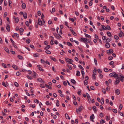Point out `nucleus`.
<instances>
[{
  "instance_id": "1",
  "label": "nucleus",
  "mask_w": 124,
  "mask_h": 124,
  "mask_svg": "<svg viewBox=\"0 0 124 124\" xmlns=\"http://www.w3.org/2000/svg\"><path fill=\"white\" fill-rule=\"evenodd\" d=\"M102 28L103 30H111V28L108 25H107L106 27L104 25H101Z\"/></svg>"
},
{
  "instance_id": "2",
  "label": "nucleus",
  "mask_w": 124,
  "mask_h": 124,
  "mask_svg": "<svg viewBox=\"0 0 124 124\" xmlns=\"http://www.w3.org/2000/svg\"><path fill=\"white\" fill-rule=\"evenodd\" d=\"M80 41L81 42H83L86 44L88 43L87 39V38L83 37L81 38Z\"/></svg>"
},
{
  "instance_id": "3",
  "label": "nucleus",
  "mask_w": 124,
  "mask_h": 124,
  "mask_svg": "<svg viewBox=\"0 0 124 124\" xmlns=\"http://www.w3.org/2000/svg\"><path fill=\"white\" fill-rule=\"evenodd\" d=\"M119 76L120 77H119V80L121 81L122 82H123L124 80V76L122 75H119Z\"/></svg>"
},
{
  "instance_id": "4",
  "label": "nucleus",
  "mask_w": 124,
  "mask_h": 124,
  "mask_svg": "<svg viewBox=\"0 0 124 124\" xmlns=\"http://www.w3.org/2000/svg\"><path fill=\"white\" fill-rule=\"evenodd\" d=\"M54 35V36L57 39H60V38H59V34H57L56 33H53Z\"/></svg>"
},
{
  "instance_id": "5",
  "label": "nucleus",
  "mask_w": 124,
  "mask_h": 124,
  "mask_svg": "<svg viewBox=\"0 0 124 124\" xmlns=\"http://www.w3.org/2000/svg\"><path fill=\"white\" fill-rule=\"evenodd\" d=\"M95 118L93 114H92L91 116H90V120L93 122H94L93 119Z\"/></svg>"
},
{
  "instance_id": "6",
  "label": "nucleus",
  "mask_w": 124,
  "mask_h": 124,
  "mask_svg": "<svg viewBox=\"0 0 124 124\" xmlns=\"http://www.w3.org/2000/svg\"><path fill=\"white\" fill-rule=\"evenodd\" d=\"M6 29L8 32H9L10 31V26L9 24H7L6 25Z\"/></svg>"
},
{
  "instance_id": "7",
  "label": "nucleus",
  "mask_w": 124,
  "mask_h": 124,
  "mask_svg": "<svg viewBox=\"0 0 124 124\" xmlns=\"http://www.w3.org/2000/svg\"><path fill=\"white\" fill-rule=\"evenodd\" d=\"M83 107V106L82 105H81L80 106H79V108L78 109L77 108L76 109V112L77 113H78V111L79 112H81L82 111V107Z\"/></svg>"
},
{
  "instance_id": "8",
  "label": "nucleus",
  "mask_w": 124,
  "mask_h": 124,
  "mask_svg": "<svg viewBox=\"0 0 124 124\" xmlns=\"http://www.w3.org/2000/svg\"><path fill=\"white\" fill-rule=\"evenodd\" d=\"M37 80L39 82H41L42 83H44V81L41 78H38Z\"/></svg>"
},
{
  "instance_id": "9",
  "label": "nucleus",
  "mask_w": 124,
  "mask_h": 124,
  "mask_svg": "<svg viewBox=\"0 0 124 124\" xmlns=\"http://www.w3.org/2000/svg\"><path fill=\"white\" fill-rule=\"evenodd\" d=\"M119 78H116V79L115 81L114 84L115 85H117L120 82V81L119 79Z\"/></svg>"
},
{
  "instance_id": "10",
  "label": "nucleus",
  "mask_w": 124,
  "mask_h": 124,
  "mask_svg": "<svg viewBox=\"0 0 124 124\" xmlns=\"http://www.w3.org/2000/svg\"><path fill=\"white\" fill-rule=\"evenodd\" d=\"M113 51L112 49H110L109 50H107V53L108 54H111L113 52Z\"/></svg>"
},
{
  "instance_id": "11",
  "label": "nucleus",
  "mask_w": 124,
  "mask_h": 124,
  "mask_svg": "<svg viewBox=\"0 0 124 124\" xmlns=\"http://www.w3.org/2000/svg\"><path fill=\"white\" fill-rule=\"evenodd\" d=\"M37 66L40 70L42 71H44V70L41 68L40 65H37Z\"/></svg>"
},
{
  "instance_id": "12",
  "label": "nucleus",
  "mask_w": 124,
  "mask_h": 124,
  "mask_svg": "<svg viewBox=\"0 0 124 124\" xmlns=\"http://www.w3.org/2000/svg\"><path fill=\"white\" fill-rule=\"evenodd\" d=\"M113 74H114V77L116 78H119V76L115 72H113Z\"/></svg>"
},
{
  "instance_id": "13",
  "label": "nucleus",
  "mask_w": 124,
  "mask_h": 124,
  "mask_svg": "<svg viewBox=\"0 0 124 124\" xmlns=\"http://www.w3.org/2000/svg\"><path fill=\"white\" fill-rule=\"evenodd\" d=\"M107 35L109 37H112V34L109 31H107Z\"/></svg>"
},
{
  "instance_id": "14",
  "label": "nucleus",
  "mask_w": 124,
  "mask_h": 124,
  "mask_svg": "<svg viewBox=\"0 0 124 124\" xmlns=\"http://www.w3.org/2000/svg\"><path fill=\"white\" fill-rule=\"evenodd\" d=\"M15 36H16L17 37H18L19 36V35L16 33H14V34L12 35V37H14Z\"/></svg>"
},
{
  "instance_id": "15",
  "label": "nucleus",
  "mask_w": 124,
  "mask_h": 124,
  "mask_svg": "<svg viewBox=\"0 0 124 124\" xmlns=\"http://www.w3.org/2000/svg\"><path fill=\"white\" fill-rule=\"evenodd\" d=\"M86 94L87 97L88 98V101H89V100H91V99L90 98V95L89 94L87 93H86Z\"/></svg>"
},
{
  "instance_id": "16",
  "label": "nucleus",
  "mask_w": 124,
  "mask_h": 124,
  "mask_svg": "<svg viewBox=\"0 0 124 124\" xmlns=\"http://www.w3.org/2000/svg\"><path fill=\"white\" fill-rule=\"evenodd\" d=\"M12 67L15 69L16 70L18 69V68L17 66L16 65H12Z\"/></svg>"
},
{
  "instance_id": "17",
  "label": "nucleus",
  "mask_w": 124,
  "mask_h": 124,
  "mask_svg": "<svg viewBox=\"0 0 124 124\" xmlns=\"http://www.w3.org/2000/svg\"><path fill=\"white\" fill-rule=\"evenodd\" d=\"M112 40L111 38H108L106 39V42L108 43L110 41Z\"/></svg>"
},
{
  "instance_id": "18",
  "label": "nucleus",
  "mask_w": 124,
  "mask_h": 124,
  "mask_svg": "<svg viewBox=\"0 0 124 124\" xmlns=\"http://www.w3.org/2000/svg\"><path fill=\"white\" fill-rule=\"evenodd\" d=\"M115 93L119 95L120 93V91L118 89H117L115 91Z\"/></svg>"
},
{
  "instance_id": "19",
  "label": "nucleus",
  "mask_w": 124,
  "mask_h": 124,
  "mask_svg": "<svg viewBox=\"0 0 124 124\" xmlns=\"http://www.w3.org/2000/svg\"><path fill=\"white\" fill-rule=\"evenodd\" d=\"M23 17L25 19H26L27 17V14L26 12H24L23 14Z\"/></svg>"
},
{
  "instance_id": "20",
  "label": "nucleus",
  "mask_w": 124,
  "mask_h": 124,
  "mask_svg": "<svg viewBox=\"0 0 124 124\" xmlns=\"http://www.w3.org/2000/svg\"><path fill=\"white\" fill-rule=\"evenodd\" d=\"M17 57L18 58L21 60H24L23 57L22 56L18 55L17 56Z\"/></svg>"
},
{
  "instance_id": "21",
  "label": "nucleus",
  "mask_w": 124,
  "mask_h": 124,
  "mask_svg": "<svg viewBox=\"0 0 124 124\" xmlns=\"http://www.w3.org/2000/svg\"><path fill=\"white\" fill-rule=\"evenodd\" d=\"M50 47V46L49 45H48L46 46L44 49L45 50H47Z\"/></svg>"
},
{
  "instance_id": "22",
  "label": "nucleus",
  "mask_w": 124,
  "mask_h": 124,
  "mask_svg": "<svg viewBox=\"0 0 124 124\" xmlns=\"http://www.w3.org/2000/svg\"><path fill=\"white\" fill-rule=\"evenodd\" d=\"M45 86L47 88H48L50 89H52V87L50 86H49V85H47L46 84H45Z\"/></svg>"
},
{
  "instance_id": "23",
  "label": "nucleus",
  "mask_w": 124,
  "mask_h": 124,
  "mask_svg": "<svg viewBox=\"0 0 124 124\" xmlns=\"http://www.w3.org/2000/svg\"><path fill=\"white\" fill-rule=\"evenodd\" d=\"M84 34H85V37H86L88 38H90V39L91 38V37L90 35H89L88 34H86L85 33Z\"/></svg>"
},
{
  "instance_id": "24",
  "label": "nucleus",
  "mask_w": 124,
  "mask_h": 124,
  "mask_svg": "<svg viewBox=\"0 0 124 124\" xmlns=\"http://www.w3.org/2000/svg\"><path fill=\"white\" fill-rule=\"evenodd\" d=\"M22 7L23 8L25 9L26 7L25 4L24 3H23L22 4Z\"/></svg>"
},
{
  "instance_id": "25",
  "label": "nucleus",
  "mask_w": 124,
  "mask_h": 124,
  "mask_svg": "<svg viewBox=\"0 0 124 124\" xmlns=\"http://www.w3.org/2000/svg\"><path fill=\"white\" fill-rule=\"evenodd\" d=\"M65 117L67 119H70V117H69V116H68V114L67 113H66L65 114Z\"/></svg>"
},
{
  "instance_id": "26",
  "label": "nucleus",
  "mask_w": 124,
  "mask_h": 124,
  "mask_svg": "<svg viewBox=\"0 0 124 124\" xmlns=\"http://www.w3.org/2000/svg\"><path fill=\"white\" fill-rule=\"evenodd\" d=\"M71 82L74 84H75L76 83V82L74 79H72L71 80Z\"/></svg>"
},
{
  "instance_id": "27",
  "label": "nucleus",
  "mask_w": 124,
  "mask_h": 124,
  "mask_svg": "<svg viewBox=\"0 0 124 124\" xmlns=\"http://www.w3.org/2000/svg\"><path fill=\"white\" fill-rule=\"evenodd\" d=\"M93 109L94 110V111H97V109H96V107L95 106H93L92 107Z\"/></svg>"
},
{
  "instance_id": "28",
  "label": "nucleus",
  "mask_w": 124,
  "mask_h": 124,
  "mask_svg": "<svg viewBox=\"0 0 124 124\" xmlns=\"http://www.w3.org/2000/svg\"><path fill=\"white\" fill-rule=\"evenodd\" d=\"M105 46L107 48H109L110 47L109 44L108 43H106L105 44Z\"/></svg>"
},
{
  "instance_id": "29",
  "label": "nucleus",
  "mask_w": 124,
  "mask_h": 124,
  "mask_svg": "<svg viewBox=\"0 0 124 124\" xmlns=\"http://www.w3.org/2000/svg\"><path fill=\"white\" fill-rule=\"evenodd\" d=\"M50 58L51 60L54 62H55L56 61L55 58H54L52 56H50Z\"/></svg>"
},
{
  "instance_id": "30",
  "label": "nucleus",
  "mask_w": 124,
  "mask_h": 124,
  "mask_svg": "<svg viewBox=\"0 0 124 124\" xmlns=\"http://www.w3.org/2000/svg\"><path fill=\"white\" fill-rule=\"evenodd\" d=\"M81 73L82 75V78H84L85 75L84 72L83 70H82L81 71Z\"/></svg>"
},
{
  "instance_id": "31",
  "label": "nucleus",
  "mask_w": 124,
  "mask_h": 124,
  "mask_svg": "<svg viewBox=\"0 0 124 124\" xmlns=\"http://www.w3.org/2000/svg\"><path fill=\"white\" fill-rule=\"evenodd\" d=\"M4 49L8 53H9V51L8 49L6 47H5L4 48Z\"/></svg>"
},
{
  "instance_id": "32",
  "label": "nucleus",
  "mask_w": 124,
  "mask_h": 124,
  "mask_svg": "<svg viewBox=\"0 0 124 124\" xmlns=\"http://www.w3.org/2000/svg\"><path fill=\"white\" fill-rule=\"evenodd\" d=\"M76 72L77 73L76 74V75L77 76H79L80 75V71L78 70H77Z\"/></svg>"
},
{
  "instance_id": "33",
  "label": "nucleus",
  "mask_w": 124,
  "mask_h": 124,
  "mask_svg": "<svg viewBox=\"0 0 124 124\" xmlns=\"http://www.w3.org/2000/svg\"><path fill=\"white\" fill-rule=\"evenodd\" d=\"M67 44L70 46H72V44L69 42H67Z\"/></svg>"
},
{
  "instance_id": "34",
  "label": "nucleus",
  "mask_w": 124,
  "mask_h": 124,
  "mask_svg": "<svg viewBox=\"0 0 124 124\" xmlns=\"http://www.w3.org/2000/svg\"><path fill=\"white\" fill-rule=\"evenodd\" d=\"M39 55L38 54H33V56L35 57H38L39 56Z\"/></svg>"
},
{
  "instance_id": "35",
  "label": "nucleus",
  "mask_w": 124,
  "mask_h": 124,
  "mask_svg": "<svg viewBox=\"0 0 124 124\" xmlns=\"http://www.w3.org/2000/svg\"><path fill=\"white\" fill-rule=\"evenodd\" d=\"M26 43L28 44H29L30 42V39L28 38L26 40Z\"/></svg>"
},
{
  "instance_id": "36",
  "label": "nucleus",
  "mask_w": 124,
  "mask_h": 124,
  "mask_svg": "<svg viewBox=\"0 0 124 124\" xmlns=\"http://www.w3.org/2000/svg\"><path fill=\"white\" fill-rule=\"evenodd\" d=\"M56 101V106L58 107L59 106V101L58 100H57Z\"/></svg>"
},
{
  "instance_id": "37",
  "label": "nucleus",
  "mask_w": 124,
  "mask_h": 124,
  "mask_svg": "<svg viewBox=\"0 0 124 124\" xmlns=\"http://www.w3.org/2000/svg\"><path fill=\"white\" fill-rule=\"evenodd\" d=\"M101 104H103L104 103V99L103 98H102L101 99Z\"/></svg>"
},
{
  "instance_id": "38",
  "label": "nucleus",
  "mask_w": 124,
  "mask_h": 124,
  "mask_svg": "<svg viewBox=\"0 0 124 124\" xmlns=\"http://www.w3.org/2000/svg\"><path fill=\"white\" fill-rule=\"evenodd\" d=\"M46 53L48 54H51V52L50 51L48 50H46L45 51Z\"/></svg>"
},
{
  "instance_id": "39",
  "label": "nucleus",
  "mask_w": 124,
  "mask_h": 124,
  "mask_svg": "<svg viewBox=\"0 0 124 124\" xmlns=\"http://www.w3.org/2000/svg\"><path fill=\"white\" fill-rule=\"evenodd\" d=\"M94 61L95 65H97V61L96 58H94Z\"/></svg>"
},
{
  "instance_id": "40",
  "label": "nucleus",
  "mask_w": 124,
  "mask_h": 124,
  "mask_svg": "<svg viewBox=\"0 0 124 124\" xmlns=\"http://www.w3.org/2000/svg\"><path fill=\"white\" fill-rule=\"evenodd\" d=\"M102 92L105 94H106V90L104 88H102Z\"/></svg>"
},
{
  "instance_id": "41",
  "label": "nucleus",
  "mask_w": 124,
  "mask_h": 124,
  "mask_svg": "<svg viewBox=\"0 0 124 124\" xmlns=\"http://www.w3.org/2000/svg\"><path fill=\"white\" fill-rule=\"evenodd\" d=\"M108 59L109 60H111L113 58V57L112 56H109L108 57Z\"/></svg>"
},
{
  "instance_id": "42",
  "label": "nucleus",
  "mask_w": 124,
  "mask_h": 124,
  "mask_svg": "<svg viewBox=\"0 0 124 124\" xmlns=\"http://www.w3.org/2000/svg\"><path fill=\"white\" fill-rule=\"evenodd\" d=\"M70 59L68 58H65V60L67 62H70Z\"/></svg>"
},
{
  "instance_id": "43",
  "label": "nucleus",
  "mask_w": 124,
  "mask_h": 124,
  "mask_svg": "<svg viewBox=\"0 0 124 124\" xmlns=\"http://www.w3.org/2000/svg\"><path fill=\"white\" fill-rule=\"evenodd\" d=\"M114 38L116 40H118L119 39V38L118 36L116 35H115L114 36Z\"/></svg>"
},
{
  "instance_id": "44",
  "label": "nucleus",
  "mask_w": 124,
  "mask_h": 124,
  "mask_svg": "<svg viewBox=\"0 0 124 124\" xmlns=\"http://www.w3.org/2000/svg\"><path fill=\"white\" fill-rule=\"evenodd\" d=\"M70 62H69V63L71 64H72V62H73V60L72 59H70Z\"/></svg>"
},
{
  "instance_id": "45",
  "label": "nucleus",
  "mask_w": 124,
  "mask_h": 124,
  "mask_svg": "<svg viewBox=\"0 0 124 124\" xmlns=\"http://www.w3.org/2000/svg\"><path fill=\"white\" fill-rule=\"evenodd\" d=\"M78 67L81 69L82 70H84V68L82 67V66L80 65H79L78 66Z\"/></svg>"
},
{
  "instance_id": "46",
  "label": "nucleus",
  "mask_w": 124,
  "mask_h": 124,
  "mask_svg": "<svg viewBox=\"0 0 124 124\" xmlns=\"http://www.w3.org/2000/svg\"><path fill=\"white\" fill-rule=\"evenodd\" d=\"M10 52H11L13 54H15V52L14 51H13V50L12 49H10Z\"/></svg>"
},
{
  "instance_id": "47",
  "label": "nucleus",
  "mask_w": 124,
  "mask_h": 124,
  "mask_svg": "<svg viewBox=\"0 0 124 124\" xmlns=\"http://www.w3.org/2000/svg\"><path fill=\"white\" fill-rule=\"evenodd\" d=\"M15 85L17 87H18L19 86L18 84L16 82H15L14 83Z\"/></svg>"
},
{
  "instance_id": "48",
  "label": "nucleus",
  "mask_w": 124,
  "mask_h": 124,
  "mask_svg": "<svg viewBox=\"0 0 124 124\" xmlns=\"http://www.w3.org/2000/svg\"><path fill=\"white\" fill-rule=\"evenodd\" d=\"M25 24L28 27L29 26V23L27 21L26 22Z\"/></svg>"
},
{
  "instance_id": "49",
  "label": "nucleus",
  "mask_w": 124,
  "mask_h": 124,
  "mask_svg": "<svg viewBox=\"0 0 124 124\" xmlns=\"http://www.w3.org/2000/svg\"><path fill=\"white\" fill-rule=\"evenodd\" d=\"M19 31L20 32H23L24 31L23 29L22 28H21L19 29Z\"/></svg>"
},
{
  "instance_id": "50",
  "label": "nucleus",
  "mask_w": 124,
  "mask_h": 124,
  "mask_svg": "<svg viewBox=\"0 0 124 124\" xmlns=\"http://www.w3.org/2000/svg\"><path fill=\"white\" fill-rule=\"evenodd\" d=\"M38 23L40 25H42L43 24L42 22L41 21L40 22H38Z\"/></svg>"
},
{
  "instance_id": "51",
  "label": "nucleus",
  "mask_w": 124,
  "mask_h": 124,
  "mask_svg": "<svg viewBox=\"0 0 124 124\" xmlns=\"http://www.w3.org/2000/svg\"><path fill=\"white\" fill-rule=\"evenodd\" d=\"M113 112L114 113H117V110L115 109H113L112 110Z\"/></svg>"
},
{
  "instance_id": "52",
  "label": "nucleus",
  "mask_w": 124,
  "mask_h": 124,
  "mask_svg": "<svg viewBox=\"0 0 124 124\" xmlns=\"http://www.w3.org/2000/svg\"><path fill=\"white\" fill-rule=\"evenodd\" d=\"M97 71L99 73H101L102 72L101 70L100 69H98Z\"/></svg>"
},
{
  "instance_id": "53",
  "label": "nucleus",
  "mask_w": 124,
  "mask_h": 124,
  "mask_svg": "<svg viewBox=\"0 0 124 124\" xmlns=\"http://www.w3.org/2000/svg\"><path fill=\"white\" fill-rule=\"evenodd\" d=\"M78 93L79 95H81V91L80 90L78 91Z\"/></svg>"
},
{
  "instance_id": "54",
  "label": "nucleus",
  "mask_w": 124,
  "mask_h": 124,
  "mask_svg": "<svg viewBox=\"0 0 124 124\" xmlns=\"http://www.w3.org/2000/svg\"><path fill=\"white\" fill-rule=\"evenodd\" d=\"M15 21H16L15 23H17L18 22V21H19L18 18L17 17H16V18L15 19Z\"/></svg>"
},
{
  "instance_id": "55",
  "label": "nucleus",
  "mask_w": 124,
  "mask_h": 124,
  "mask_svg": "<svg viewBox=\"0 0 124 124\" xmlns=\"http://www.w3.org/2000/svg\"><path fill=\"white\" fill-rule=\"evenodd\" d=\"M84 85H86L88 83L87 81L86 80H85L84 81Z\"/></svg>"
},
{
  "instance_id": "56",
  "label": "nucleus",
  "mask_w": 124,
  "mask_h": 124,
  "mask_svg": "<svg viewBox=\"0 0 124 124\" xmlns=\"http://www.w3.org/2000/svg\"><path fill=\"white\" fill-rule=\"evenodd\" d=\"M59 61L62 64H63L64 63V61L63 60H62L60 59H59Z\"/></svg>"
},
{
  "instance_id": "57",
  "label": "nucleus",
  "mask_w": 124,
  "mask_h": 124,
  "mask_svg": "<svg viewBox=\"0 0 124 124\" xmlns=\"http://www.w3.org/2000/svg\"><path fill=\"white\" fill-rule=\"evenodd\" d=\"M93 74L96 75V70L94 69L93 70Z\"/></svg>"
},
{
  "instance_id": "58",
  "label": "nucleus",
  "mask_w": 124,
  "mask_h": 124,
  "mask_svg": "<svg viewBox=\"0 0 124 124\" xmlns=\"http://www.w3.org/2000/svg\"><path fill=\"white\" fill-rule=\"evenodd\" d=\"M69 19L70 20H71L72 22H73L74 21V19L73 18H69Z\"/></svg>"
},
{
  "instance_id": "59",
  "label": "nucleus",
  "mask_w": 124,
  "mask_h": 124,
  "mask_svg": "<svg viewBox=\"0 0 124 124\" xmlns=\"http://www.w3.org/2000/svg\"><path fill=\"white\" fill-rule=\"evenodd\" d=\"M21 74V73L20 72L17 71L16 73V75L17 76H19Z\"/></svg>"
},
{
  "instance_id": "60",
  "label": "nucleus",
  "mask_w": 124,
  "mask_h": 124,
  "mask_svg": "<svg viewBox=\"0 0 124 124\" xmlns=\"http://www.w3.org/2000/svg\"><path fill=\"white\" fill-rule=\"evenodd\" d=\"M33 72H34V73H32V75H33V77H35V76H36V73L34 72V71H33Z\"/></svg>"
},
{
  "instance_id": "61",
  "label": "nucleus",
  "mask_w": 124,
  "mask_h": 124,
  "mask_svg": "<svg viewBox=\"0 0 124 124\" xmlns=\"http://www.w3.org/2000/svg\"><path fill=\"white\" fill-rule=\"evenodd\" d=\"M7 15V13L6 12H5L4 14V17H5Z\"/></svg>"
},
{
  "instance_id": "62",
  "label": "nucleus",
  "mask_w": 124,
  "mask_h": 124,
  "mask_svg": "<svg viewBox=\"0 0 124 124\" xmlns=\"http://www.w3.org/2000/svg\"><path fill=\"white\" fill-rule=\"evenodd\" d=\"M2 85L4 86L5 87H6L7 86L5 84V83L3 81L2 83Z\"/></svg>"
},
{
  "instance_id": "63",
  "label": "nucleus",
  "mask_w": 124,
  "mask_h": 124,
  "mask_svg": "<svg viewBox=\"0 0 124 124\" xmlns=\"http://www.w3.org/2000/svg\"><path fill=\"white\" fill-rule=\"evenodd\" d=\"M104 70L105 72H107L108 71V69L106 68H105L104 69Z\"/></svg>"
},
{
  "instance_id": "64",
  "label": "nucleus",
  "mask_w": 124,
  "mask_h": 124,
  "mask_svg": "<svg viewBox=\"0 0 124 124\" xmlns=\"http://www.w3.org/2000/svg\"><path fill=\"white\" fill-rule=\"evenodd\" d=\"M122 107L123 105L122 104H120L119 106V109L120 110H121L122 109Z\"/></svg>"
}]
</instances>
